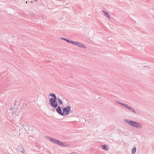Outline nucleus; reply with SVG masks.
Returning <instances> with one entry per match:
<instances>
[{"label": "nucleus", "instance_id": "obj_7", "mask_svg": "<svg viewBox=\"0 0 154 154\" xmlns=\"http://www.w3.org/2000/svg\"><path fill=\"white\" fill-rule=\"evenodd\" d=\"M17 149L18 151L22 153H24V152L23 148L21 145H20L18 146Z\"/></svg>", "mask_w": 154, "mask_h": 154}, {"label": "nucleus", "instance_id": "obj_1", "mask_svg": "<svg viewBox=\"0 0 154 154\" xmlns=\"http://www.w3.org/2000/svg\"><path fill=\"white\" fill-rule=\"evenodd\" d=\"M124 121L127 122V124H129L130 126L132 127L138 128L140 129L142 128V124L139 122L128 119H125Z\"/></svg>", "mask_w": 154, "mask_h": 154}, {"label": "nucleus", "instance_id": "obj_12", "mask_svg": "<svg viewBox=\"0 0 154 154\" xmlns=\"http://www.w3.org/2000/svg\"><path fill=\"white\" fill-rule=\"evenodd\" d=\"M78 42H75V41H71L70 42V43H72L75 45H78Z\"/></svg>", "mask_w": 154, "mask_h": 154}, {"label": "nucleus", "instance_id": "obj_16", "mask_svg": "<svg viewBox=\"0 0 154 154\" xmlns=\"http://www.w3.org/2000/svg\"><path fill=\"white\" fill-rule=\"evenodd\" d=\"M61 39L62 40H65V41H66V42H68V43H70V41H70L69 39H67V38H61Z\"/></svg>", "mask_w": 154, "mask_h": 154}, {"label": "nucleus", "instance_id": "obj_20", "mask_svg": "<svg viewBox=\"0 0 154 154\" xmlns=\"http://www.w3.org/2000/svg\"><path fill=\"white\" fill-rule=\"evenodd\" d=\"M70 113H72L73 112V111L72 110H71V109H70Z\"/></svg>", "mask_w": 154, "mask_h": 154}, {"label": "nucleus", "instance_id": "obj_10", "mask_svg": "<svg viewBox=\"0 0 154 154\" xmlns=\"http://www.w3.org/2000/svg\"><path fill=\"white\" fill-rule=\"evenodd\" d=\"M101 146L103 148V149H104L106 150H108L109 149V147L107 146V145L105 144L104 145H102Z\"/></svg>", "mask_w": 154, "mask_h": 154}, {"label": "nucleus", "instance_id": "obj_8", "mask_svg": "<svg viewBox=\"0 0 154 154\" xmlns=\"http://www.w3.org/2000/svg\"><path fill=\"white\" fill-rule=\"evenodd\" d=\"M102 12L104 14V15L108 17L109 18H110L109 15L107 11L104 10H102Z\"/></svg>", "mask_w": 154, "mask_h": 154}, {"label": "nucleus", "instance_id": "obj_11", "mask_svg": "<svg viewBox=\"0 0 154 154\" xmlns=\"http://www.w3.org/2000/svg\"><path fill=\"white\" fill-rule=\"evenodd\" d=\"M69 144H68L66 142H62L61 144V146H68Z\"/></svg>", "mask_w": 154, "mask_h": 154}, {"label": "nucleus", "instance_id": "obj_9", "mask_svg": "<svg viewBox=\"0 0 154 154\" xmlns=\"http://www.w3.org/2000/svg\"><path fill=\"white\" fill-rule=\"evenodd\" d=\"M78 43V45H77L79 47H81L82 48H86V47L84 45L79 42Z\"/></svg>", "mask_w": 154, "mask_h": 154}, {"label": "nucleus", "instance_id": "obj_21", "mask_svg": "<svg viewBox=\"0 0 154 154\" xmlns=\"http://www.w3.org/2000/svg\"><path fill=\"white\" fill-rule=\"evenodd\" d=\"M10 109H11L10 110H11L12 109V108L11 107L10 108Z\"/></svg>", "mask_w": 154, "mask_h": 154}, {"label": "nucleus", "instance_id": "obj_22", "mask_svg": "<svg viewBox=\"0 0 154 154\" xmlns=\"http://www.w3.org/2000/svg\"><path fill=\"white\" fill-rule=\"evenodd\" d=\"M15 104H16V103L17 102V101H15Z\"/></svg>", "mask_w": 154, "mask_h": 154}, {"label": "nucleus", "instance_id": "obj_15", "mask_svg": "<svg viewBox=\"0 0 154 154\" xmlns=\"http://www.w3.org/2000/svg\"><path fill=\"white\" fill-rule=\"evenodd\" d=\"M136 147H134L133 148V149H132V151H131V153L132 154H134L136 151Z\"/></svg>", "mask_w": 154, "mask_h": 154}, {"label": "nucleus", "instance_id": "obj_19", "mask_svg": "<svg viewBox=\"0 0 154 154\" xmlns=\"http://www.w3.org/2000/svg\"><path fill=\"white\" fill-rule=\"evenodd\" d=\"M71 154H77V153L75 152H72Z\"/></svg>", "mask_w": 154, "mask_h": 154}, {"label": "nucleus", "instance_id": "obj_4", "mask_svg": "<svg viewBox=\"0 0 154 154\" xmlns=\"http://www.w3.org/2000/svg\"><path fill=\"white\" fill-rule=\"evenodd\" d=\"M49 103L51 106L54 108H56L58 106V104L57 101L52 100L50 99Z\"/></svg>", "mask_w": 154, "mask_h": 154}, {"label": "nucleus", "instance_id": "obj_3", "mask_svg": "<svg viewBox=\"0 0 154 154\" xmlns=\"http://www.w3.org/2000/svg\"><path fill=\"white\" fill-rule=\"evenodd\" d=\"M48 139L54 143L57 144L59 146H61L62 141L50 137H48Z\"/></svg>", "mask_w": 154, "mask_h": 154}, {"label": "nucleus", "instance_id": "obj_6", "mask_svg": "<svg viewBox=\"0 0 154 154\" xmlns=\"http://www.w3.org/2000/svg\"><path fill=\"white\" fill-rule=\"evenodd\" d=\"M57 108L56 109L57 112L60 115H63V113L62 112L60 106H57Z\"/></svg>", "mask_w": 154, "mask_h": 154}, {"label": "nucleus", "instance_id": "obj_5", "mask_svg": "<svg viewBox=\"0 0 154 154\" xmlns=\"http://www.w3.org/2000/svg\"><path fill=\"white\" fill-rule=\"evenodd\" d=\"M124 107L128 109V110H130L132 112L134 113L135 114H136L137 113V112L135 111V110L133 108L130 106L128 104H126Z\"/></svg>", "mask_w": 154, "mask_h": 154}, {"label": "nucleus", "instance_id": "obj_17", "mask_svg": "<svg viewBox=\"0 0 154 154\" xmlns=\"http://www.w3.org/2000/svg\"><path fill=\"white\" fill-rule=\"evenodd\" d=\"M50 99L51 100H53L54 101H57V97L56 96H55L53 98H50Z\"/></svg>", "mask_w": 154, "mask_h": 154}, {"label": "nucleus", "instance_id": "obj_18", "mask_svg": "<svg viewBox=\"0 0 154 154\" xmlns=\"http://www.w3.org/2000/svg\"><path fill=\"white\" fill-rule=\"evenodd\" d=\"M50 96L54 97L56 95L54 93H51L50 94Z\"/></svg>", "mask_w": 154, "mask_h": 154}, {"label": "nucleus", "instance_id": "obj_13", "mask_svg": "<svg viewBox=\"0 0 154 154\" xmlns=\"http://www.w3.org/2000/svg\"><path fill=\"white\" fill-rule=\"evenodd\" d=\"M116 102L117 103L120 104L123 106L124 107H125V105L126 104L122 103L121 102H120L118 101H116Z\"/></svg>", "mask_w": 154, "mask_h": 154}, {"label": "nucleus", "instance_id": "obj_14", "mask_svg": "<svg viewBox=\"0 0 154 154\" xmlns=\"http://www.w3.org/2000/svg\"><path fill=\"white\" fill-rule=\"evenodd\" d=\"M57 100L59 103L60 105L63 104V102L61 99H60V98H58Z\"/></svg>", "mask_w": 154, "mask_h": 154}, {"label": "nucleus", "instance_id": "obj_2", "mask_svg": "<svg viewBox=\"0 0 154 154\" xmlns=\"http://www.w3.org/2000/svg\"><path fill=\"white\" fill-rule=\"evenodd\" d=\"M71 107L69 106H68L64 108H63L62 110L63 115H67L70 112Z\"/></svg>", "mask_w": 154, "mask_h": 154}]
</instances>
